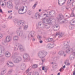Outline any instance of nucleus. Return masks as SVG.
<instances>
[{
	"mask_svg": "<svg viewBox=\"0 0 75 75\" xmlns=\"http://www.w3.org/2000/svg\"><path fill=\"white\" fill-rule=\"evenodd\" d=\"M42 19L43 23L42 22H39L38 23V26H42L43 25V27H44L46 28H49L50 26L47 25V24L45 23V20H46V18H43Z\"/></svg>",
	"mask_w": 75,
	"mask_h": 75,
	"instance_id": "obj_1",
	"label": "nucleus"
},
{
	"mask_svg": "<svg viewBox=\"0 0 75 75\" xmlns=\"http://www.w3.org/2000/svg\"><path fill=\"white\" fill-rule=\"evenodd\" d=\"M47 52L45 51H43L38 52V55L39 58H44L47 55Z\"/></svg>",
	"mask_w": 75,
	"mask_h": 75,
	"instance_id": "obj_2",
	"label": "nucleus"
},
{
	"mask_svg": "<svg viewBox=\"0 0 75 75\" xmlns=\"http://www.w3.org/2000/svg\"><path fill=\"white\" fill-rule=\"evenodd\" d=\"M23 58L24 59V62H28L30 60V56L28 54L25 53L23 55Z\"/></svg>",
	"mask_w": 75,
	"mask_h": 75,
	"instance_id": "obj_3",
	"label": "nucleus"
},
{
	"mask_svg": "<svg viewBox=\"0 0 75 75\" xmlns=\"http://www.w3.org/2000/svg\"><path fill=\"white\" fill-rule=\"evenodd\" d=\"M17 24L20 27H23L25 25V22L24 21H20L17 22Z\"/></svg>",
	"mask_w": 75,
	"mask_h": 75,
	"instance_id": "obj_4",
	"label": "nucleus"
},
{
	"mask_svg": "<svg viewBox=\"0 0 75 75\" xmlns=\"http://www.w3.org/2000/svg\"><path fill=\"white\" fill-rule=\"evenodd\" d=\"M22 59L21 57H16L14 58V63H18L20 61H21Z\"/></svg>",
	"mask_w": 75,
	"mask_h": 75,
	"instance_id": "obj_5",
	"label": "nucleus"
},
{
	"mask_svg": "<svg viewBox=\"0 0 75 75\" xmlns=\"http://www.w3.org/2000/svg\"><path fill=\"white\" fill-rule=\"evenodd\" d=\"M6 6L7 8H9L10 9L12 8L13 7L12 3L10 1H8L7 2Z\"/></svg>",
	"mask_w": 75,
	"mask_h": 75,
	"instance_id": "obj_6",
	"label": "nucleus"
},
{
	"mask_svg": "<svg viewBox=\"0 0 75 75\" xmlns=\"http://www.w3.org/2000/svg\"><path fill=\"white\" fill-rule=\"evenodd\" d=\"M58 54L61 56H63L64 57H65L67 55V54H66L65 53L64 51H59L58 53Z\"/></svg>",
	"mask_w": 75,
	"mask_h": 75,
	"instance_id": "obj_7",
	"label": "nucleus"
},
{
	"mask_svg": "<svg viewBox=\"0 0 75 75\" xmlns=\"http://www.w3.org/2000/svg\"><path fill=\"white\" fill-rule=\"evenodd\" d=\"M16 46H18L19 48V50L20 51H23L24 50L23 48V46L21 45L20 44H18L17 45H16Z\"/></svg>",
	"mask_w": 75,
	"mask_h": 75,
	"instance_id": "obj_8",
	"label": "nucleus"
},
{
	"mask_svg": "<svg viewBox=\"0 0 75 75\" xmlns=\"http://www.w3.org/2000/svg\"><path fill=\"white\" fill-rule=\"evenodd\" d=\"M54 47V43H51L47 45V48H53Z\"/></svg>",
	"mask_w": 75,
	"mask_h": 75,
	"instance_id": "obj_9",
	"label": "nucleus"
},
{
	"mask_svg": "<svg viewBox=\"0 0 75 75\" xmlns=\"http://www.w3.org/2000/svg\"><path fill=\"white\" fill-rule=\"evenodd\" d=\"M17 34L20 37H21L23 34V32L22 31L17 30Z\"/></svg>",
	"mask_w": 75,
	"mask_h": 75,
	"instance_id": "obj_10",
	"label": "nucleus"
},
{
	"mask_svg": "<svg viewBox=\"0 0 75 75\" xmlns=\"http://www.w3.org/2000/svg\"><path fill=\"white\" fill-rule=\"evenodd\" d=\"M51 21H52V20L51 18H49L46 20V22L47 24L50 25L52 24V22Z\"/></svg>",
	"mask_w": 75,
	"mask_h": 75,
	"instance_id": "obj_11",
	"label": "nucleus"
},
{
	"mask_svg": "<svg viewBox=\"0 0 75 75\" xmlns=\"http://www.w3.org/2000/svg\"><path fill=\"white\" fill-rule=\"evenodd\" d=\"M58 35H59V38H61L63 36L64 34L61 32H59L56 33V36H57Z\"/></svg>",
	"mask_w": 75,
	"mask_h": 75,
	"instance_id": "obj_12",
	"label": "nucleus"
},
{
	"mask_svg": "<svg viewBox=\"0 0 75 75\" xmlns=\"http://www.w3.org/2000/svg\"><path fill=\"white\" fill-rule=\"evenodd\" d=\"M53 30L54 31H57L58 30L59 28V26L57 25H56L54 26Z\"/></svg>",
	"mask_w": 75,
	"mask_h": 75,
	"instance_id": "obj_13",
	"label": "nucleus"
},
{
	"mask_svg": "<svg viewBox=\"0 0 75 75\" xmlns=\"http://www.w3.org/2000/svg\"><path fill=\"white\" fill-rule=\"evenodd\" d=\"M7 71L6 69H2L0 73V75H4L6 73Z\"/></svg>",
	"mask_w": 75,
	"mask_h": 75,
	"instance_id": "obj_14",
	"label": "nucleus"
},
{
	"mask_svg": "<svg viewBox=\"0 0 75 75\" xmlns=\"http://www.w3.org/2000/svg\"><path fill=\"white\" fill-rule=\"evenodd\" d=\"M40 15L39 14V13H36L35 15V19H39L40 17Z\"/></svg>",
	"mask_w": 75,
	"mask_h": 75,
	"instance_id": "obj_15",
	"label": "nucleus"
},
{
	"mask_svg": "<svg viewBox=\"0 0 75 75\" xmlns=\"http://www.w3.org/2000/svg\"><path fill=\"white\" fill-rule=\"evenodd\" d=\"M22 9V11H24L25 13H26L27 11V7L26 6H25L24 7H22L21 8Z\"/></svg>",
	"mask_w": 75,
	"mask_h": 75,
	"instance_id": "obj_16",
	"label": "nucleus"
},
{
	"mask_svg": "<svg viewBox=\"0 0 75 75\" xmlns=\"http://www.w3.org/2000/svg\"><path fill=\"white\" fill-rule=\"evenodd\" d=\"M74 1V0H68L67 3V5L68 6H69L70 5H71V2H73Z\"/></svg>",
	"mask_w": 75,
	"mask_h": 75,
	"instance_id": "obj_17",
	"label": "nucleus"
},
{
	"mask_svg": "<svg viewBox=\"0 0 75 75\" xmlns=\"http://www.w3.org/2000/svg\"><path fill=\"white\" fill-rule=\"evenodd\" d=\"M11 40V38L10 37V36H7L6 38V41L7 42H9Z\"/></svg>",
	"mask_w": 75,
	"mask_h": 75,
	"instance_id": "obj_18",
	"label": "nucleus"
},
{
	"mask_svg": "<svg viewBox=\"0 0 75 75\" xmlns=\"http://www.w3.org/2000/svg\"><path fill=\"white\" fill-rule=\"evenodd\" d=\"M64 16L61 14H60L59 16V20H62L64 19Z\"/></svg>",
	"mask_w": 75,
	"mask_h": 75,
	"instance_id": "obj_19",
	"label": "nucleus"
},
{
	"mask_svg": "<svg viewBox=\"0 0 75 75\" xmlns=\"http://www.w3.org/2000/svg\"><path fill=\"white\" fill-rule=\"evenodd\" d=\"M5 56L6 57H10L11 56V54L9 52H6L5 54Z\"/></svg>",
	"mask_w": 75,
	"mask_h": 75,
	"instance_id": "obj_20",
	"label": "nucleus"
},
{
	"mask_svg": "<svg viewBox=\"0 0 75 75\" xmlns=\"http://www.w3.org/2000/svg\"><path fill=\"white\" fill-rule=\"evenodd\" d=\"M59 0H58V4L59 6H62V5H64V4L65 3V2H64L63 3H62V2H59Z\"/></svg>",
	"mask_w": 75,
	"mask_h": 75,
	"instance_id": "obj_21",
	"label": "nucleus"
},
{
	"mask_svg": "<svg viewBox=\"0 0 75 75\" xmlns=\"http://www.w3.org/2000/svg\"><path fill=\"white\" fill-rule=\"evenodd\" d=\"M33 34H34V32L32 31L30 32L28 35V38H30V37H33Z\"/></svg>",
	"mask_w": 75,
	"mask_h": 75,
	"instance_id": "obj_22",
	"label": "nucleus"
},
{
	"mask_svg": "<svg viewBox=\"0 0 75 75\" xmlns=\"http://www.w3.org/2000/svg\"><path fill=\"white\" fill-rule=\"evenodd\" d=\"M9 63L10 64H9L8 63H7V64L8 65V67H13V63L11 62H9Z\"/></svg>",
	"mask_w": 75,
	"mask_h": 75,
	"instance_id": "obj_23",
	"label": "nucleus"
},
{
	"mask_svg": "<svg viewBox=\"0 0 75 75\" xmlns=\"http://www.w3.org/2000/svg\"><path fill=\"white\" fill-rule=\"evenodd\" d=\"M46 40H48V42H54L55 41H54L52 38H49L46 39Z\"/></svg>",
	"mask_w": 75,
	"mask_h": 75,
	"instance_id": "obj_24",
	"label": "nucleus"
},
{
	"mask_svg": "<svg viewBox=\"0 0 75 75\" xmlns=\"http://www.w3.org/2000/svg\"><path fill=\"white\" fill-rule=\"evenodd\" d=\"M23 9H22V8H21L19 10L18 12L19 14H22L23 13Z\"/></svg>",
	"mask_w": 75,
	"mask_h": 75,
	"instance_id": "obj_25",
	"label": "nucleus"
},
{
	"mask_svg": "<svg viewBox=\"0 0 75 75\" xmlns=\"http://www.w3.org/2000/svg\"><path fill=\"white\" fill-rule=\"evenodd\" d=\"M13 72V69H9V71H8L7 74L8 75H10V74H11V73Z\"/></svg>",
	"mask_w": 75,
	"mask_h": 75,
	"instance_id": "obj_26",
	"label": "nucleus"
},
{
	"mask_svg": "<svg viewBox=\"0 0 75 75\" xmlns=\"http://www.w3.org/2000/svg\"><path fill=\"white\" fill-rule=\"evenodd\" d=\"M14 1L15 4H16V5H18V4H19V3H20V0H15Z\"/></svg>",
	"mask_w": 75,
	"mask_h": 75,
	"instance_id": "obj_27",
	"label": "nucleus"
},
{
	"mask_svg": "<svg viewBox=\"0 0 75 75\" xmlns=\"http://www.w3.org/2000/svg\"><path fill=\"white\" fill-rule=\"evenodd\" d=\"M18 37L17 36H14L13 38V40L14 41L16 40H18Z\"/></svg>",
	"mask_w": 75,
	"mask_h": 75,
	"instance_id": "obj_28",
	"label": "nucleus"
},
{
	"mask_svg": "<svg viewBox=\"0 0 75 75\" xmlns=\"http://www.w3.org/2000/svg\"><path fill=\"white\" fill-rule=\"evenodd\" d=\"M75 23V19H74L73 20L70 21V24H71V25H73V24H72V23Z\"/></svg>",
	"mask_w": 75,
	"mask_h": 75,
	"instance_id": "obj_29",
	"label": "nucleus"
},
{
	"mask_svg": "<svg viewBox=\"0 0 75 75\" xmlns=\"http://www.w3.org/2000/svg\"><path fill=\"white\" fill-rule=\"evenodd\" d=\"M21 67L23 69H25V65L24 64H21Z\"/></svg>",
	"mask_w": 75,
	"mask_h": 75,
	"instance_id": "obj_30",
	"label": "nucleus"
},
{
	"mask_svg": "<svg viewBox=\"0 0 75 75\" xmlns=\"http://www.w3.org/2000/svg\"><path fill=\"white\" fill-rule=\"evenodd\" d=\"M38 67V65L35 64H34L33 66V68H37Z\"/></svg>",
	"mask_w": 75,
	"mask_h": 75,
	"instance_id": "obj_31",
	"label": "nucleus"
},
{
	"mask_svg": "<svg viewBox=\"0 0 75 75\" xmlns=\"http://www.w3.org/2000/svg\"><path fill=\"white\" fill-rule=\"evenodd\" d=\"M0 49L1 50V51L2 52L3 50H4V47H3L1 45H0Z\"/></svg>",
	"mask_w": 75,
	"mask_h": 75,
	"instance_id": "obj_32",
	"label": "nucleus"
},
{
	"mask_svg": "<svg viewBox=\"0 0 75 75\" xmlns=\"http://www.w3.org/2000/svg\"><path fill=\"white\" fill-rule=\"evenodd\" d=\"M32 13V11L31 10H29V11H28V14H29V15H30Z\"/></svg>",
	"mask_w": 75,
	"mask_h": 75,
	"instance_id": "obj_33",
	"label": "nucleus"
},
{
	"mask_svg": "<svg viewBox=\"0 0 75 75\" xmlns=\"http://www.w3.org/2000/svg\"><path fill=\"white\" fill-rule=\"evenodd\" d=\"M67 20L64 19V21H63L61 22V24H64V23H66V21Z\"/></svg>",
	"mask_w": 75,
	"mask_h": 75,
	"instance_id": "obj_34",
	"label": "nucleus"
},
{
	"mask_svg": "<svg viewBox=\"0 0 75 75\" xmlns=\"http://www.w3.org/2000/svg\"><path fill=\"white\" fill-rule=\"evenodd\" d=\"M37 2H36V3H35V4L33 5V9L35 8V7H36V6H37Z\"/></svg>",
	"mask_w": 75,
	"mask_h": 75,
	"instance_id": "obj_35",
	"label": "nucleus"
},
{
	"mask_svg": "<svg viewBox=\"0 0 75 75\" xmlns=\"http://www.w3.org/2000/svg\"><path fill=\"white\" fill-rule=\"evenodd\" d=\"M72 13L71 14V17H74L75 16V15L74 14V13H74V11H72Z\"/></svg>",
	"mask_w": 75,
	"mask_h": 75,
	"instance_id": "obj_36",
	"label": "nucleus"
},
{
	"mask_svg": "<svg viewBox=\"0 0 75 75\" xmlns=\"http://www.w3.org/2000/svg\"><path fill=\"white\" fill-rule=\"evenodd\" d=\"M53 14V11H49V14L50 16H51L52 15V14Z\"/></svg>",
	"mask_w": 75,
	"mask_h": 75,
	"instance_id": "obj_37",
	"label": "nucleus"
},
{
	"mask_svg": "<svg viewBox=\"0 0 75 75\" xmlns=\"http://www.w3.org/2000/svg\"><path fill=\"white\" fill-rule=\"evenodd\" d=\"M28 28V25H26L24 27V30H27Z\"/></svg>",
	"mask_w": 75,
	"mask_h": 75,
	"instance_id": "obj_38",
	"label": "nucleus"
},
{
	"mask_svg": "<svg viewBox=\"0 0 75 75\" xmlns=\"http://www.w3.org/2000/svg\"><path fill=\"white\" fill-rule=\"evenodd\" d=\"M41 38H42V37L39 35L38 36V38L39 40H41Z\"/></svg>",
	"mask_w": 75,
	"mask_h": 75,
	"instance_id": "obj_39",
	"label": "nucleus"
},
{
	"mask_svg": "<svg viewBox=\"0 0 75 75\" xmlns=\"http://www.w3.org/2000/svg\"><path fill=\"white\" fill-rule=\"evenodd\" d=\"M3 37V34H0V39H1V38H2Z\"/></svg>",
	"mask_w": 75,
	"mask_h": 75,
	"instance_id": "obj_40",
	"label": "nucleus"
},
{
	"mask_svg": "<svg viewBox=\"0 0 75 75\" xmlns=\"http://www.w3.org/2000/svg\"><path fill=\"white\" fill-rule=\"evenodd\" d=\"M64 64H66V65H70V63H67V64L66 62H65Z\"/></svg>",
	"mask_w": 75,
	"mask_h": 75,
	"instance_id": "obj_41",
	"label": "nucleus"
},
{
	"mask_svg": "<svg viewBox=\"0 0 75 75\" xmlns=\"http://www.w3.org/2000/svg\"><path fill=\"white\" fill-rule=\"evenodd\" d=\"M68 43V42H65L64 43V46H66L67 45V43Z\"/></svg>",
	"mask_w": 75,
	"mask_h": 75,
	"instance_id": "obj_42",
	"label": "nucleus"
},
{
	"mask_svg": "<svg viewBox=\"0 0 75 75\" xmlns=\"http://www.w3.org/2000/svg\"><path fill=\"white\" fill-rule=\"evenodd\" d=\"M44 16H46V17H48V14H46V13H45L43 14Z\"/></svg>",
	"mask_w": 75,
	"mask_h": 75,
	"instance_id": "obj_43",
	"label": "nucleus"
},
{
	"mask_svg": "<svg viewBox=\"0 0 75 75\" xmlns=\"http://www.w3.org/2000/svg\"><path fill=\"white\" fill-rule=\"evenodd\" d=\"M30 70L29 69V68L26 71V73H27L28 72H29Z\"/></svg>",
	"mask_w": 75,
	"mask_h": 75,
	"instance_id": "obj_44",
	"label": "nucleus"
},
{
	"mask_svg": "<svg viewBox=\"0 0 75 75\" xmlns=\"http://www.w3.org/2000/svg\"><path fill=\"white\" fill-rule=\"evenodd\" d=\"M72 6H75V1L72 2Z\"/></svg>",
	"mask_w": 75,
	"mask_h": 75,
	"instance_id": "obj_45",
	"label": "nucleus"
},
{
	"mask_svg": "<svg viewBox=\"0 0 75 75\" xmlns=\"http://www.w3.org/2000/svg\"><path fill=\"white\" fill-rule=\"evenodd\" d=\"M6 6V2H4V3H2V6Z\"/></svg>",
	"mask_w": 75,
	"mask_h": 75,
	"instance_id": "obj_46",
	"label": "nucleus"
},
{
	"mask_svg": "<svg viewBox=\"0 0 75 75\" xmlns=\"http://www.w3.org/2000/svg\"><path fill=\"white\" fill-rule=\"evenodd\" d=\"M41 60H42V63H43V62H44V61H45V59H42Z\"/></svg>",
	"mask_w": 75,
	"mask_h": 75,
	"instance_id": "obj_47",
	"label": "nucleus"
},
{
	"mask_svg": "<svg viewBox=\"0 0 75 75\" xmlns=\"http://www.w3.org/2000/svg\"><path fill=\"white\" fill-rule=\"evenodd\" d=\"M69 28L70 30H72V27L71 26H69Z\"/></svg>",
	"mask_w": 75,
	"mask_h": 75,
	"instance_id": "obj_48",
	"label": "nucleus"
},
{
	"mask_svg": "<svg viewBox=\"0 0 75 75\" xmlns=\"http://www.w3.org/2000/svg\"><path fill=\"white\" fill-rule=\"evenodd\" d=\"M23 38L25 39V38H27V36H26V35H23Z\"/></svg>",
	"mask_w": 75,
	"mask_h": 75,
	"instance_id": "obj_49",
	"label": "nucleus"
},
{
	"mask_svg": "<svg viewBox=\"0 0 75 75\" xmlns=\"http://www.w3.org/2000/svg\"><path fill=\"white\" fill-rule=\"evenodd\" d=\"M32 74V73L31 72H30V73H29L27 75H32V74Z\"/></svg>",
	"mask_w": 75,
	"mask_h": 75,
	"instance_id": "obj_50",
	"label": "nucleus"
},
{
	"mask_svg": "<svg viewBox=\"0 0 75 75\" xmlns=\"http://www.w3.org/2000/svg\"><path fill=\"white\" fill-rule=\"evenodd\" d=\"M14 21L15 23H16L17 21V20L16 19H14Z\"/></svg>",
	"mask_w": 75,
	"mask_h": 75,
	"instance_id": "obj_51",
	"label": "nucleus"
},
{
	"mask_svg": "<svg viewBox=\"0 0 75 75\" xmlns=\"http://www.w3.org/2000/svg\"><path fill=\"white\" fill-rule=\"evenodd\" d=\"M11 18H12V16H9L8 17V18H9V19H11Z\"/></svg>",
	"mask_w": 75,
	"mask_h": 75,
	"instance_id": "obj_52",
	"label": "nucleus"
},
{
	"mask_svg": "<svg viewBox=\"0 0 75 75\" xmlns=\"http://www.w3.org/2000/svg\"><path fill=\"white\" fill-rule=\"evenodd\" d=\"M36 72H34L33 73V75H36Z\"/></svg>",
	"mask_w": 75,
	"mask_h": 75,
	"instance_id": "obj_53",
	"label": "nucleus"
},
{
	"mask_svg": "<svg viewBox=\"0 0 75 75\" xmlns=\"http://www.w3.org/2000/svg\"><path fill=\"white\" fill-rule=\"evenodd\" d=\"M14 50L15 51H17L18 50V49L17 48L15 47L14 49Z\"/></svg>",
	"mask_w": 75,
	"mask_h": 75,
	"instance_id": "obj_54",
	"label": "nucleus"
},
{
	"mask_svg": "<svg viewBox=\"0 0 75 75\" xmlns=\"http://www.w3.org/2000/svg\"><path fill=\"white\" fill-rule=\"evenodd\" d=\"M8 13H11V12H12V11H8Z\"/></svg>",
	"mask_w": 75,
	"mask_h": 75,
	"instance_id": "obj_55",
	"label": "nucleus"
},
{
	"mask_svg": "<svg viewBox=\"0 0 75 75\" xmlns=\"http://www.w3.org/2000/svg\"><path fill=\"white\" fill-rule=\"evenodd\" d=\"M45 69V67H42V70L43 71H44Z\"/></svg>",
	"mask_w": 75,
	"mask_h": 75,
	"instance_id": "obj_56",
	"label": "nucleus"
},
{
	"mask_svg": "<svg viewBox=\"0 0 75 75\" xmlns=\"http://www.w3.org/2000/svg\"><path fill=\"white\" fill-rule=\"evenodd\" d=\"M73 75H75V70H74Z\"/></svg>",
	"mask_w": 75,
	"mask_h": 75,
	"instance_id": "obj_57",
	"label": "nucleus"
},
{
	"mask_svg": "<svg viewBox=\"0 0 75 75\" xmlns=\"http://www.w3.org/2000/svg\"><path fill=\"white\" fill-rule=\"evenodd\" d=\"M27 0H22V1H23V2H25L26 1H27Z\"/></svg>",
	"mask_w": 75,
	"mask_h": 75,
	"instance_id": "obj_58",
	"label": "nucleus"
},
{
	"mask_svg": "<svg viewBox=\"0 0 75 75\" xmlns=\"http://www.w3.org/2000/svg\"><path fill=\"white\" fill-rule=\"evenodd\" d=\"M6 26L5 25H4L2 27H3V28H6Z\"/></svg>",
	"mask_w": 75,
	"mask_h": 75,
	"instance_id": "obj_59",
	"label": "nucleus"
},
{
	"mask_svg": "<svg viewBox=\"0 0 75 75\" xmlns=\"http://www.w3.org/2000/svg\"><path fill=\"white\" fill-rule=\"evenodd\" d=\"M2 12H3V11H2V10H1V9H0V12L2 13Z\"/></svg>",
	"mask_w": 75,
	"mask_h": 75,
	"instance_id": "obj_60",
	"label": "nucleus"
},
{
	"mask_svg": "<svg viewBox=\"0 0 75 75\" xmlns=\"http://www.w3.org/2000/svg\"><path fill=\"white\" fill-rule=\"evenodd\" d=\"M15 8H16V10H17V9H18V7L16 6L15 7Z\"/></svg>",
	"mask_w": 75,
	"mask_h": 75,
	"instance_id": "obj_61",
	"label": "nucleus"
},
{
	"mask_svg": "<svg viewBox=\"0 0 75 75\" xmlns=\"http://www.w3.org/2000/svg\"><path fill=\"white\" fill-rule=\"evenodd\" d=\"M36 75H39V74L38 73V72H36Z\"/></svg>",
	"mask_w": 75,
	"mask_h": 75,
	"instance_id": "obj_62",
	"label": "nucleus"
},
{
	"mask_svg": "<svg viewBox=\"0 0 75 75\" xmlns=\"http://www.w3.org/2000/svg\"><path fill=\"white\" fill-rule=\"evenodd\" d=\"M40 43H42V40H40Z\"/></svg>",
	"mask_w": 75,
	"mask_h": 75,
	"instance_id": "obj_63",
	"label": "nucleus"
},
{
	"mask_svg": "<svg viewBox=\"0 0 75 75\" xmlns=\"http://www.w3.org/2000/svg\"><path fill=\"white\" fill-rule=\"evenodd\" d=\"M33 41H35V38H33Z\"/></svg>",
	"mask_w": 75,
	"mask_h": 75,
	"instance_id": "obj_64",
	"label": "nucleus"
}]
</instances>
